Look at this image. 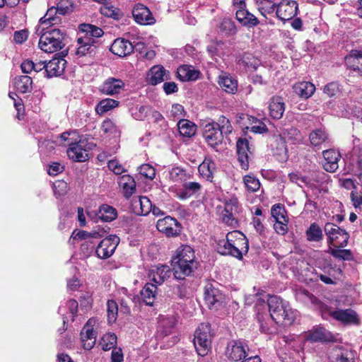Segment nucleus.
Returning <instances> with one entry per match:
<instances>
[{"label": "nucleus", "instance_id": "f257e3e1", "mask_svg": "<svg viewBox=\"0 0 362 362\" xmlns=\"http://www.w3.org/2000/svg\"><path fill=\"white\" fill-rule=\"evenodd\" d=\"M249 250L248 240L245 235L238 231L233 230L226 235V240H219L217 250L223 255H231L238 259L247 253Z\"/></svg>", "mask_w": 362, "mask_h": 362}, {"label": "nucleus", "instance_id": "f03ea898", "mask_svg": "<svg viewBox=\"0 0 362 362\" xmlns=\"http://www.w3.org/2000/svg\"><path fill=\"white\" fill-rule=\"evenodd\" d=\"M256 305L257 308L261 305L267 306L270 313L269 317L275 323L284 320L291 323L297 315L296 310H291L287 303L275 296H269L267 305L264 300H262L260 298H257Z\"/></svg>", "mask_w": 362, "mask_h": 362}, {"label": "nucleus", "instance_id": "7ed1b4c3", "mask_svg": "<svg viewBox=\"0 0 362 362\" xmlns=\"http://www.w3.org/2000/svg\"><path fill=\"white\" fill-rule=\"evenodd\" d=\"M233 128L229 120L225 117L219 119V123L214 122L206 124L203 129V137L205 141L212 148L221 144L223 134H229Z\"/></svg>", "mask_w": 362, "mask_h": 362}, {"label": "nucleus", "instance_id": "20e7f679", "mask_svg": "<svg viewBox=\"0 0 362 362\" xmlns=\"http://www.w3.org/2000/svg\"><path fill=\"white\" fill-rule=\"evenodd\" d=\"M42 31L39 40V47L42 51L53 53L64 47V35L59 29L48 30L47 27H43Z\"/></svg>", "mask_w": 362, "mask_h": 362}, {"label": "nucleus", "instance_id": "39448f33", "mask_svg": "<svg viewBox=\"0 0 362 362\" xmlns=\"http://www.w3.org/2000/svg\"><path fill=\"white\" fill-rule=\"evenodd\" d=\"M212 334L209 323H202L194 332V345L199 356H206L211 348Z\"/></svg>", "mask_w": 362, "mask_h": 362}, {"label": "nucleus", "instance_id": "423d86ee", "mask_svg": "<svg viewBox=\"0 0 362 362\" xmlns=\"http://www.w3.org/2000/svg\"><path fill=\"white\" fill-rule=\"evenodd\" d=\"M324 229L329 245L342 248L347 245L349 235L345 230L332 223H327Z\"/></svg>", "mask_w": 362, "mask_h": 362}, {"label": "nucleus", "instance_id": "0eeeda50", "mask_svg": "<svg viewBox=\"0 0 362 362\" xmlns=\"http://www.w3.org/2000/svg\"><path fill=\"white\" fill-rule=\"evenodd\" d=\"M86 146L87 141L84 139L70 143L66 151L68 157L75 162H85L88 159V149Z\"/></svg>", "mask_w": 362, "mask_h": 362}, {"label": "nucleus", "instance_id": "6e6552de", "mask_svg": "<svg viewBox=\"0 0 362 362\" xmlns=\"http://www.w3.org/2000/svg\"><path fill=\"white\" fill-rule=\"evenodd\" d=\"M119 243V237L110 235L100 241L98 245L95 252L100 259H107L111 257Z\"/></svg>", "mask_w": 362, "mask_h": 362}, {"label": "nucleus", "instance_id": "1a4fd4ad", "mask_svg": "<svg viewBox=\"0 0 362 362\" xmlns=\"http://www.w3.org/2000/svg\"><path fill=\"white\" fill-rule=\"evenodd\" d=\"M248 347L241 341H232L227 345L226 357L233 361H240L247 356Z\"/></svg>", "mask_w": 362, "mask_h": 362}, {"label": "nucleus", "instance_id": "9d476101", "mask_svg": "<svg viewBox=\"0 0 362 362\" xmlns=\"http://www.w3.org/2000/svg\"><path fill=\"white\" fill-rule=\"evenodd\" d=\"M298 4L295 1L282 0L276 6V15L278 18L285 22L292 19L296 16L298 11Z\"/></svg>", "mask_w": 362, "mask_h": 362}, {"label": "nucleus", "instance_id": "9b49d317", "mask_svg": "<svg viewBox=\"0 0 362 362\" xmlns=\"http://www.w3.org/2000/svg\"><path fill=\"white\" fill-rule=\"evenodd\" d=\"M199 263H189L173 259L172 266L174 276L177 279H184L190 276L198 267Z\"/></svg>", "mask_w": 362, "mask_h": 362}, {"label": "nucleus", "instance_id": "f8f14e48", "mask_svg": "<svg viewBox=\"0 0 362 362\" xmlns=\"http://www.w3.org/2000/svg\"><path fill=\"white\" fill-rule=\"evenodd\" d=\"M156 228L168 237L176 236L180 233V225L175 218L170 216L159 219L157 221Z\"/></svg>", "mask_w": 362, "mask_h": 362}, {"label": "nucleus", "instance_id": "ddd939ff", "mask_svg": "<svg viewBox=\"0 0 362 362\" xmlns=\"http://www.w3.org/2000/svg\"><path fill=\"white\" fill-rule=\"evenodd\" d=\"M95 322L94 319L88 320L81 332L82 345L86 350H90L95 344L96 333L93 328V323Z\"/></svg>", "mask_w": 362, "mask_h": 362}, {"label": "nucleus", "instance_id": "4468645a", "mask_svg": "<svg viewBox=\"0 0 362 362\" xmlns=\"http://www.w3.org/2000/svg\"><path fill=\"white\" fill-rule=\"evenodd\" d=\"M238 160L243 170L249 168V158L251 151L249 147V141L245 138H240L237 141Z\"/></svg>", "mask_w": 362, "mask_h": 362}, {"label": "nucleus", "instance_id": "2eb2a0df", "mask_svg": "<svg viewBox=\"0 0 362 362\" xmlns=\"http://www.w3.org/2000/svg\"><path fill=\"white\" fill-rule=\"evenodd\" d=\"M356 351L343 346H336L330 356L332 362H355Z\"/></svg>", "mask_w": 362, "mask_h": 362}, {"label": "nucleus", "instance_id": "dca6fc26", "mask_svg": "<svg viewBox=\"0 0 362 362\" xmlns=\"http://www.w3.org/2000/svg\"><path fill=\"white\" fill-rule=\"evenodd\" d=\"M172 270L168 265H155L149 271V278L156 285H161L170 278Z\"/></svg>", "mask_w": 362, "mask_h": 362}, {"label": "nucleus", "instance_id": "f3484780", "mask_svg": "<svg viewBox=\"0 0 362 362\" xmlns=\"http://www.w3.org/2000/svg\"><path fill=\"white\" fill-rule=\"evenodd\" d=\"M132 15L136 22L141 25H152L155 23L151 12L143 4H136L132 10Z\"/></svg>", "mask_w": 362, "mask_h": 362}, {"label": "nucleus", "instance_id": "a211bd4d", "mask_svg": "<svg viewBox=\"0 0 362 362\" xmlns=\"http://www.w3.org/2000/svg\"><path fill=\"white\" fill-rule=\"evenodd\" d=\"M223 294L212 284H208L204 288V300L209 308H217L222 303Z\"/></svg>", "mask_w": 362, "mask_h": 362}, {"label": "nucleus", "instance_id": "6ab92c4d", "mask_svg": "<svg viewBox=\"0 0 362 362\" xmlns=\"http://www.w3.org/2000/svg\"><path fill=\"white\" fill-rule=\"evenodd\" d=\"M202 188L201 185L197 182H187L183 184L182 188L177 189L173 187L170 188L171 192L175 193V196L180 199L185 200L198 192Z\"/></svg>", "mask_w": 362, "mask_h": 362}, {"label": "nucleus", "instance_id": "aec40b11", "mask_svg": "<svg viewBox=\"0 0 362 362\" xmlns=\"http://www.w3.org/2000/svg\"><path fill=\"white\" fill-rule=\"evenodd\" d=\"M331 315L333 318L344 324H359V317L357 313L352 309H340L334 310L332 313Z\"/></svg>", "mask_w": 362, "mask_h": 362}, {"label": "nucleus", "instance_id": "412c9836", "mask_svg": "<svg viewBox=\"0 0 362 362\" xmlns=\"http://www.w3.org/2000/svg\"><path fill=\"white\" fill-rule=\"evenodd\" d=\"M324 161L322 163L324 169L329 173H334L338 168V161L340 158L339 152L334 149H328L323 151Z\"/></svg>", "mask_w": 362, "mask_h": 362}, {"label": "nucleus", "instance_id": "4be33fe9", "mask_svg": "<svg viewBox=\"0 0 362 362\" xmlns=\"http://www.w3.org/2000/svg\"><path fill=\"white\" fill-rule=\"evenodd\" d=\"M134 47L131 42L124 38L116 39L111 45L110 51L120 57H125L132 52Z\"/></svg>", "mask_w": 362, "mask_h": 362}, {"label": "nucleus", "instance_id": "5701e85b", "mask_svg": "<svg viewBox=\"0 0 362 362\" xmlns=\"http://www.w3.org/2000/svg\"><path fill=\"white\" fill-rule=\"evenodd\" d=\"M132 207L136 214L146 216L151 212L152 204L148 197L141 196L132 199Z\"/></svg>", "mask_w": 362, "mask_h": 362}, {"label": "nucleus", "instance_id": "b1692460", "mask_svg": "<svg viewBox=\"0 0 362 362\" xmlns=\"http://www.w3.org/2000/svg\"><path fill=\"white\" fill-rule=\"evenodd\" d=\"M66 62L63 58L54 57L46 63V73L48 77L60 76L64 71Z\"/></svg>", "mask_w": 362, "mask_h": 362}, {"label": "nucleus", "instance_id": "393cba45", "mask_svg": "<svg viewBox=\"0 0 362 362\" xmlns=\"http://www.w3.org/2000/svg\"><path fill=\"white\" fill-rule=\"evenodd\" d=\"M344 60L347 68L362 76V52L352 51Z\"/></svg>", "mask_w": 362, "mask_h": 362}, {"label": "nucleus", "instance_id": "a878e982", "mask_svg": "<svg viewBox=\"0 0 362 362\" xmlns=\"http://www.w3.org/2000/svg\"><path fill=\"white\" fill-rule=\"evenodd\" d=\"M235 18L243 26L248 28H254L259 23L257 18L247 9L237 10Z\"/></svg>", "mask_w": 362, "mask_h": 362}, {"label": "nucleus", "instance_id": "bb28decb", "mask_svg": "<svg viewBox=\"0 0 362 362\" xmlns=\"http://www.w3.org/2000/svg\"><path fill=\"white\" fill-rule=\"evenodd\" d=\"M269 110L272 118L281 119L285 111V103L283 98L279 96L272 97L269 104Z\"/></svg>", "mask_w": 362, "mask_h": 362}, {"label": "nucleus", "instance_id": "cd10ccee", "mask_svg": "<svg viewBox=\"0 0 362 362\" xmlns=\"http://www.w3.org/2000/svg\"><path fill=\"white\" fill-rule=\"evenodd\" d=\"M124 86V83L122 80L109 78L102 85L100 90L106 95H115L119 93Z\"/></svg>", "mask_w": 362, "mask_h": 362}, {"label": "nucleus", "instance_id": "c85d7f7f", "mask_svg": "<svg viewBox=\"0 0 362 362\" xmlns=\"http://www.w3.org/2000/svg\"><path fill=\"white\" fill-rule=\"evenodd\" d=\"M147 79L148 83L153 86L160 83L165 79H168L166 70L163 66H153L148 73Z\"/></svg>", "mask_w": 362, "mask_h": 362}, {"label": "nucleus", "instance_id": "c756f323", "mask_svg": "<svg viewBox=\"0 0 362 362\" xmlns=\"http://www.w3.org/2000/svg\"><path fill=\"white\" fill-rule=\"evenodd\" d=\"M177 77L182 81H195L199 78L200 72L190 65H182L177 71Z\"/></svg>", "mask_w": 362, "mask_h": 362}, {"label": "nucleus", "instance_id": "7c9ffc66", "mask_svg": "<svg viewBox=\"0 0 362 362\" xmlns=\"http://www.w3.org/2000/svg\"><path fill=\"white\" fill-rule=\"evenodd\" d=\"M308 339L312 341H331L333 338L330 332L327 331L322 327L317 326L309 332Z\"/></svg>", "mask_w": 362, "mask_h": 362}, {"label": "nucleus", "instance_id": "2f4dec72", "mask_svg": "<svg viewBox=\"0 0 362 362\" xmlns=\"http://www.w3.org/2000/svg\"><path fill=\"white\" fill-rule=\"evenodd\" d=\"M118 184L123 189L124 197L129 199L136 190V182L129 175H124L119 178Z\"/></svg>", "mask_w": 362, "mask_h": 362}, {"label": "nucleus", "instance_id": "473e14b6", "mask_svg": "<svg viewBox=\"0 0 362 362\" xmlns=\"http://www.w3.org/2000/svg\"><path fill=\"white\" fill-rule=\"evenodd\" d=\"M293 90L300 98L308 99L315 93V86L310 82L302 81L294 85Z\"/></svg>", "mask_w": 362, "mask_h": 362}, {"label": "nucleus", "instance_id": "72a5a7b5", "mask_svg": "<svg viewBox=\"0 0 362 362\" xmlns=\"http://www.w3.org/2000/svg\"><path fill=\"white\" fill-rule=\"evenodd\" d=\"M173 259L189 263H198L193 248L189 245L180 247L177 250L176 256Z\"/></svg>", "mask_w": 362, "mask_h": 362}, {"label": "nucleus", "instance_id": "f704fd0d", "mask_svg": "<svg viewBox=\"0 0 362 362\" xmlns=\"http://www.w3.org/2000/svg\"><path fill=\"white\" fill-rule=\"evenodd\" d=\"M200 175L207 180L211 181L216 172L215 163L209 158H206L199 166Z\"/></svg>", "mask_w": 362, "mask_h": 362}, {"label": "nucleus", "instance_id": "c9c22d12", "mask_svg": "<svg viewBox=\"0 0 362 362\" xmlns=\"http://www.w3.org/2000/svg\"><path fill=\"white\" fill-rule=\"evenodd\" d=\"M62 16L59 15L57 9L55 6L49 8L45 15L40 19V23L42 25H54L59 24L62 22Z\"/></svg>", "mask_w": 362, "mask_h": 362}, {"label": "nucleus", "instance_id": "e433bc0d", "mask_svg": "<svg viewBox=\"0 0 362 362\" xmlns=\"http://www.w3.org/2000/svg\"><path fill=\"white\" fill-rule=\"evenodd\" d=\"M67 310L70 314V317L74 320V317L76 315L78 310V302L74 299H70L65 303V305H62L59 308L58 312L63 316V322L66 323L69 320V316H67Z\"/></svg>", "mask_w": 362, "mask_h": 362}, {"label": "nucleus", "instance_id": "4c0bfd02", "mask_svg": "<svg viewBox=\"0 0 362 362\" xmlns=\"http://www.w3.org/2000/svg\"><path fill=\"white\" fill-rule=\"evenodd\" d=\"M157 286L155 284L147 283L141 291L143 301L147 305H153L157 293Z\"/></svg>", "mask_w": 362, "mask_h": 362}, {"label": "nucleus", "instance_id": "58836bf2", "mask_svg": "<svg viewBox=\"0 0 362 362\" xmlns=\"http://www.w3.org/2000/svg\"><path fill=\"white\" fill-rule=\"evenodd\" d=\"M218 84L228 93L234 94L238 90V82L231 76L224 74L219 76Z\"/></svg>", "mask_w": 362, "mask_h": 362}, {"label": "nucleus", "instance_id": "ea45409f", "mask_svg": "<svg viewBox=\"0 0 362 362\" xmlns=\"http://www.w3.org/2000/svg\"><path fill=\"white\" fill-rule=\"evenodd\" d=\"M309 139L313 146H320L329 140V136L325 129L319 128L310 133Z\"/></svg>", "mask_w": 362, "mask_h": 362}, {"label": "nucleus", "instance_id": "a19ab883", "mask_svg": "<svg viewBox=\"0 0 362 362\" xmlns=\"http://www.w3.org/2000/svg\"><path fill=\"white\" fill-rule=\"evenodd\" d=\"M177 127L181 136L190 138L193 136L197 132V126L194 123L187 119H180L177 123Z\"/></svg>", "mask_w": 362, "mask_h": 362}, {"label": "nucleus", "instance_id": "79ce46f5", "mask_svg": "<svg viewBox=\"0 0 362 362\" xmlns=\"http://www.w3.org/2000/svg\"><path fill=\"white\" fill-rule=\"evenodd\" d=\"M238 64L245 66L249 71H255L261 64L260 60L250 53L244 54L238 60Z\"/></svg>", "mask_w": 362, "mask_h": 362}, {"label": "nucleus", "instance_id": "37998d69", "mask_svg": "<svg viewBox=\"0 0 362 362\" xmlns=\"http://www.w3.org/2000/svg\"><path fill=\"white\" fill-rule=\"evenodd\" d=\"M98 216L103 221L110 222L117 218V211L110 205L103 204L99 208Z\"/></svg>", "mask_w": 362, "mask_h": 362}, {"label": "nucleus", "instance_id": "c03bdc74", "mask_svg": "<svg viewBox=\"0 0 362 362\" xmlns=\"http://www.w3.org/2000/svg\"><path fill=\"white\" fill-rule=\"evenodd\" d=\"M33 80L28 76H21L16 77L14 79V85L16 90L21 93H25L32 90Z\"/></svg>", "mask_w": 362, "mask_h": 362}, {"label": "nucleus", "instance_id": "a18cd8bd", "mask_svg": "<svg viewBox=\"0 0 362 362\" xmlns=\"http://www.w3.org/2000/svg\"><path fill=\"white\" fill-rule=\"evenodd\" d=\"M81 30L85 33L83 37H88V39L93 44L95 42V38L100 37L103 35V31L101 28L90 24H82Z\"/></svg>", "mask_w": 362, "mask_h": 362}, {"label": "nucleus", "instance_id": "49530a36", "mask_svg": "<svg viewBox=\"0 0 362 362\" xmlns=\"http://www.w3.org/2000/svg\"><path fill=\"white\" fill-rule=\"evenodd\" d=\"M78 44L79 47L77 48L76 54L79 56L86 55L88 53L94 52L95 48V45L88 37H81L78 39Z\"/></svg>", "mask_w": 362, "mask_h": 362}, {"label": "nucleus", "instance_id": "de8ad7c7", "mask_svg": "<svg viewBox=\"0 0 362 362\" xmlns=\"http://www.w3.org/2000/svg\"><path fill=\"white\" fill-rule=\"evenodd\" d=\"M306 238L310 242H320L323 238L322 230L318 224L313 223L305 231Z\"/></svg>", "mask_w": 362, "mask_h": 362}, {"label": "nucleus", "instance_id": "09e8293b", "mask_svg": "<svg viewBox=\"0 0 362 362\" xmlns=\"http://www.w3.org/2000/svg\"><path fill=\"white\" fill-rule=\"evenodd\" d=\"M101 130L104 134H107V136L112 138H117L120 135V131L114 122L110 119H106L103 122Z\"/></svg>", "mask_w": 362, "mask_h": 362}, {"label": "nucleus", "instance_id": "8fccbe9b", "mask_svg": "<svg viewBox=\"0 0 362 362\" xmlns=\"http://www.w3.org/2000/svg\"><path fill=\"white\" fill-rule=\"evenodd\" d=\"M256 5L259 13L266 17L272 13L276 8V4L272 0H256Z\"/></svg>", "mask_w": 362, "mask_h": 362}, {"label": "nucleus", "instance_id": "3c124183", "mask_svg": "<svg viewBox=\"0 0 362 362\" xmlns=\"http://www.w3.org/2000/svg\"><path fill=\"white\" fill-rule=\"evenodd\" d=\"M119 102L117 100L111 99V98H105L100 100L96 107L95 111L98 115H103L104 113L111 110L115 107L118 106Z\"/></svg>", "mask_w": 362, "mask_h": 362}, {"label": "nucleus", "instance_id": "603ef678", "mask_svg": "<svg viewBox=\"0 0 362 362\" xmlns=\"http://www.w3.org/2000/svg\"><path fill=\"white\" fill-rule=\"evenodd\" d=\"M226 45L223 42H214L207 47V51L211 57H221L225 54Z\"/></svg>", "mask_w": 362, "mask_h": 362}, {"label": "nucleus", "instance_id": "864d4df0", "mask_svg": "<svg viewBox=\"0 0 362 362\" xmlns=\"http://www.w3.org/2000/svg\"><path fill=\"white\" fill-rule=\"evenodd\" d=\"M100 344L104 351L114 349L117 344V336L114 333H107L103 335Z\"/></svg>", "mask_w": 362, "mask_h": 362}, {"label": "nucleus", "instance_id": "5fc2aeb1", "mask_svg": "<svg viewBox=\"0 0 362 362\" xmlns=\"http://www.w3.org/2000/svg\"><path fill=\"white\" fill-rule=\"evenodd\" d=\"M102 6L100 8V13L105 17L112 18L113 19L118 20L122 18V13L119 8L107 5Z\"/></svg>", "mask_w": 362, "mask_h": 362}, {"label": "nucleus", "instance_id": "6e6d98bb", "mask_svg": "<svg viewBox=\"0 0 362 362\" xmlns=\"http://www.w3.org/2000/svg\"><path fill=\"white\" fill-rule=\"evenodd\" d=\"M325 273L327 274L334 281L339 280L342 276V270L339 267H332L331 264H324L322 266H319Z\"/></svg>", "mask_w": 362, "mask_h": 362}, {"label": "nucleus", "instance_id": "4d7b16f0", "mask_svg": "<svg viewBox=\"0 0 362 362\" xmlns=\"http://www.w3.org/2000/svg\"><path fill=\"white\" fill-rule=\"evenodd\" d=\"M329 252L333 257L343 260H351L353 258V255L350 250H341L338 247H335V248L329 247Z\"/></svg>", "mask_w": 362, "mask_h": 362}, {"label": "nucleus", "instance_id": "13d9d810", "mask_svg": "<svg viewBox=\"0 0 362 362\" xmlns=\"http://www.w3.org/2000/svg\"><path fill=\"white\" fill-rule=\"evenodd\" d=\"M243 182L248 191L255 192L260 187L259 180L252 175H245L243 178Z\"/></svg>", "mask_w": 362, "mask_h": 362}, {"label": "nucleus", "instance_id": "bf43d9fd", "mask_svg": "<svg viewBox=\"0 0 362 362\" xmlns=\"http://www.w3.org/2000/svg\"><path fill=\"white\" fill-rule=\"evenodd\" d=\"M272 217L274 221H284L288 219L284 207L280 204H275L271 209Z\"/></svg>", "mask_w": 362, "mask_h": 362}, {"label": "nucleus", "instance_id": "052dcab7", "mask_svg": "<svg viewBox=\"0 0 362 362\" xmlns=\"http://www.w3.org/2000/svg\"><path fill=\"white\" fill-rule=\"evenodd\" d=\"M260 308H257V316H258V320H259V322L260 323V329L262 332L264 333H267V334H272L273 333L275 329H276V327H274V321H272L271 320V318L269 317V322H265L262 319V316L260 315Z\"/></svg>", "mask_w": 362, "mask_h": 362}, {"label": "nucleus", "instance_id": "680f3d73", "mask_svg": "<svg viewBox=\"0 0 362 362\" xmlns=\"http://www.w3.org/2000/svg\"><path fill=\"white\" fill-rule=\"evenodd\" d=\"M107 320L110 323L114 322L117 319L118 306L113 300H110L107 303Z\"/></svg>", "mask_w": 362, "mask_h": 362}, {"label": "nucleus", "instance_id": "e2e57ef3", "mask_svg": "<svg viewBox=\"0 0 362 362\" xmlns=\"http://www.w3.org/2000/svg\"><path fill=\"white\" fill-rule=\"evenodd\" d=\"M139 173L144 177L151 180H153L156 177V170L150 164H142L139 168Z\"/></svg>", "mask_w": 362, "mask_h": 362}, {"label": "nucleus", "instance_id": "0e129e2a", "mask_svg": "<svg viewBox=\"0 0 362 362\" xmlns=\"http://www.w3.org/2000/svg\"><path fill=\"white\" fill-rule=\"evenodd\" d=\"M59 15L65 16L70 13L73 10V4L69 0H61L55 7Z\"/></svg>", "mask_w": 362, "mask_h": 362}, {"label": "nucleus", "instance_id": "69168bd1", "mask_svg": "<svg viewBox=\"0 0 362 362\" xmlns=\"http://www.w3.org/2000/svg\"><path fill=\"white\" fill-rule=\"evenodd\" d=\"M291 182L297 184L299 187L308 186L310 180L305 176H302L298 173H291L288 175Z\"/></svg>", "mask_w": 362, "mask_h": 362}, {"label": "nucleus", "instance_id": "338daca9", "mask_svg": "<svg viewBox=\"0 0 362 362\" xmlns=\"http://www.w3.org/2000/svg\"><path fill=\"white\" fill-rule=\"evenodd\" d=\"M220 29L226 35H234L237 31L234 23L228 18H225L223 20L220 25Z\"/></svg>", "mask_w": 362, "mask_h": 362}, {"label": "nucleus", "instance_id": "774afa93", "mask_svg": "<svg viewBox=\"0 0 362 362\" xmlns=\"http://www.w3.org/2000/svg\"><path fill=\"white\" fill-rule=\"evenodd\" d=\"M185 177V170L180 168H173L169 173V179L175 182H182Z\"/></svg>", "mask_w": 362, "mask_h": 362}]
</instances>
